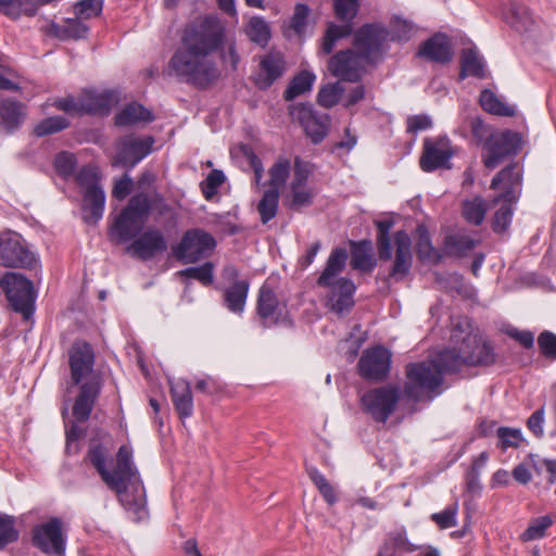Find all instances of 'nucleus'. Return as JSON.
<instances>
[{
  "label": "nucleus",
  "instance_id": "nucleus-1",
  "mask_svg": "<svg viewBox=\"0 0 556 556\" xmlns=\"http://www.w3.org/2000/svg\"><path fill=\"white\" fill-rule=\"evenodd\" d=\"M226 40L223 22L214 16L201 18L186 28L182 46L169 61L175 75L198 87H206L219 77L213 54Z\"/></svg>",
  "mask_w": 556,
  "mask_h": 556
},
{
  "label": "nucleus",
  "instance_id": "nucleus-2",
  "mask_svg": "<svg viewBox=\"0 0 556 556\" xmlns=\"http://www.w3.org/2000/svg\"><path fill=\"white\" fill-rule=\"evenodd\" d=\"M88 456L103 482L116 492L122 505L132 513L137 520L143 519L147 516L144 490L132 466L130 448L125 445L119 447L113 470H109L105 466L106 452L103 446L94 445L90 448Z\"/></svg>",
  "mask_w": 556,
  "mask_h": 556
},
{
  "label": "nucleus",
  "instance_id": "nucleus-3",
  "mask_svg": "<svg viewBox=\"0 0 556 556\" xmlns=\"http://www.w3.org/2000/svg\"><path fill=\"white\" fill-rule=\"evenodd\" d=\"M94 354L87 342H75L70 351L71 381L79 387L73 405L77 421H87L102 389V377L93 369Z\"/></svg>",
  "mask_w": 556,
  "mask_h": 556
},
{
  "label": "nucleus",
  "instance_id": "nucleus-4",
  "mask_svg": "<svg viewBox=\"0 0 556 556\" xmlns=\"http://www.w3.org/2000/svg\"><path fill=\"white\" fill-rule=\"evenodd\" d=\"M361 0H350V36L353 35V49H350V84L358 83L366 73L365 64L375 65L382 59L389 30L381 23H367L352 31V21L357 16Z\"/></svg>",
  "mask_w": 556,
  "mask_h": 556
},
{
  "label": "nucleus",
  "instance_id": "nucleus-5",
  "mask_svg": "<svg viewBox=\"0 0 556 556\" xmlns=\"http://www.w3.org/2000/svg\"><path fill=\"white\" fill-rule=\"evenodd\" d=\"M162 202L161 195L152 188L135 194L111 228V237L118 243L135 238L143 227L152 206Z\"/></svg>",
  "mask_w": 556,
  "mask_h": 556
},
{
  "label": "nucleus",
  "instance_id": "nucleus-6",
  "mask_svg": "<svg viewBox=\"0 0 556 556\" xmlns=\"http://www.w3.org/2000/svg\"><path fill=\"white\" fill-rule=\"evenodd\" d=\"M348 254L344 249H336L328 257L326 267L317 285L326 288V306L338 316L344 317L348 309V279L342 275Z\"/></svg>",
  "mask_w": 556,
  "mask_h": 556
},
{
  "label": "nucleus",
  "instance_id": "nucleus-7",
  "mask_svg": "<svg viewBox=\"0 0 556 556\" xmlns=\"http://www.w3.org/2000/svg\"><path fill=\"white\" fill-rule=\"evenodd\" d=\"M405 376L404 394L409 400L431 401L442 393L444 376L431 359L407 364Z\"/></svg>",
  "mask_w": 556,
  "mask_h": 556
},
{
  "label": "nucleus",
  "instance_id": "nucleus-8",
  "mask_svg": "<svg viewBox=\"0 0 556 556\" xmlns=\"http://www.w3.org/2000/svg\"><path fill=\"white\" fill-rule=\"evenodd\" d=\"M525 144L520 132L506 129L492 132L484 141L483 164L486 168H496L508 159L515 157Z\"/></svg>",
  "mask_w": 556,
  "mask_h": 556
},
{
  "label": "nucleus",
  "instance_id": "nucleus-9",
  "mask_svg": "<svg viewBox=\"0 0 556 556\" xmlns=\"http://www.w3.org/2000/svg\"><path fill=\"white\" fill-rule=\"evenodd\" d=\"M2 290L11 307L28 319L34 312L36 293L30 280L18 273L2 276Z\"/></svg>",
  "mask_w": 556,
  "mask_h": 556
},
{
  "label": "nucleus",
  "instance_id": "nucleus-10",
  "mask_svg": "<svg viewBox=\"0 0 556 556\" xmlns=\"http://www.w3.org/2000/svg\"><path fill=\"white\" fill-rule=\"evenodd\" d=\"M401 397L397 386L389 384L367 391L361 399L363 409L376 421L386 422L395 412Z\"/></svg>",
  "mask_w": 556,
  "mask_h": 556
},
{
  "label": "nucleus",
  "instance_id": "nucleus-11",
  "mask_svg": "<svg viewBox=\"0 0 556 556\" xmlns=\"http://www.w3.org/2000/svg\"><path fill=\"white\" fill-rule=\"evenodd\" d=\"M33 543L49 556H64L66 535L62 530V521L59 518H51L36 526L33 530Z\"/></svg>",
  "mask_w": 556,
  "mask_h": 556
},
{
  "label": "nucleus",
  "instance_id": "nucleus-12",
  "mask_svg": "<svg viewBox=\"0 0 556 556\" xmlns=\"http://www.w3.org/2000/svg\"><path fill=\"white\" fill-rule=\"evenodd\" d=\"M215 245V239L210 233L193 229L184 235L179 244L174 249V254L184 263H194L207 256Z\"/></svg>",
  "mask_w": 556,
  "mask_h": 556
},
{
  "label": "nucleus",
  "instance_id": "nucleus-13",
  "mask_svg": "<svg viewBox=\"0 0 556 556\" xmlns=\"http://www.w3.org/2000/svg\"><path fill=\"white\" fill-rule=\"evenodd\" d=\"M391 362V352L382 345H376L364 351L357 367L363 378L380 382L389 376Z\"/></svg>",
  "mask_w": 556,
  "mask_h": 556
},
{
  "label": "nucleus",
  "instance_id": "nucleus-14",
  "mask_svg": "<svg viewBox=\"0 0 556 556\" xmlns=\"http://www.w3.org/2000/svg\"><path fill=\"white\" fill-rule=\"evenodd\" d=\"M36 262L35 255L14 232L0 233V265L4 267H30Z\"/></svg>",
  "mask_w": 556,
  "mask_h": 556
},
{
  "label": "nucleus",
  "instance_id": "nucleus-15",
  "mask_svg": "<svg viewBox=\"0 0 556 556\" xmlns=\"http://www.w3.org/2000/svg\"><path fill=\"white\" fill-rule=\"evenodd\" d=\"M454 150L447 137L438 139L426 138L424 140V150L419 160L420 168L426 173H431L439 168H451V159Z\"/></svg>",
  "mask_w": 556,
  "mask_h": 556
},
{
  "label": "nucleus",
  "instance_id": "nucleus-16",
  "mask_svg": "<svg viewBox=\"0 0 556 556\" xmlns=\"http://www.w3.org/2000/svg\"><path fill=\"white\" fill-rule=\"evenodd\" d=\"M153 144L154 139L150 136H126L116 143L117 152L113 164L134 167L152 151Z\"/></svg>",
  "mask_w": 556,
  "mask_h": 556
},
{
  "label": "nucleus",
  "instance_id": "nucleus-17",
  "mask_svg": "<svg viewBox=\"0 0 556 556\" xmlns=\"http://www.w3.org/2000/svg\"><path fill=\"white\" fill-rule=\"evenodd\" d=\"M462 341L467 367H490L496 363L493 345L481 336L467 332L462 337Z\"/></svg>",
  "mask_w": 556,
  "mask_h": 556
},
{
  "label": "nucleus",
  "instance_id": "nucleus-18",
  "mask_svg": "<svg viewBox=\"0 0 556 556\" xmlns=\"http://www.w3.org/2000/svg\"><path fill=\"white\" fill-rule=\"evenodd\" d=\"M313 173V166L300 157L294 160L293 177L290 182V206L294 208L305 207L313 202V191L307 186V180Z\"/></svg>",
  "mask_w": 556,
  "mask_h": 556
},
{
  "label": "nucleus",
  "instance_id": "nucleus-19",
  "mask_svg": "<svg viewBox=\"0 0 556 556\" xmlns=\"http://www.w3.org/2000/svg\"><path fill=\"white\" fill-rule=\"evenodd\" d=\"M292 119L298 122L314 143L320 142L327 134V117L319 116L307 103H298L290 108Z\"/></svg>",
  "mask_w": 556,
  "mask_h": 556
},
{
  "label": "nucleus",
  "instance_id": "nucleus-20",
  "mask_svg": "<svg viewBox=\"0 0 556 556\" xmlns=\"http://www.w3.org/2000/svg\"><path fill=\"white\" fill-rule=\"evenodd\" d=\"M166 250L167 241L155 228L147 229L126 248L128 254L142 261L151 260Z\"/></svg>",
  "mask_w": 556,
  "mask_h": 556
},
{
  "label": "nucleus",
  "instance_id": "nucleus-21",
  "mask_svg": "<svg viewBox=\"0 0 556 556\" xmlns=\"http://www.w3.org/2000/svg\"><path fill=\"white\" fill-rule=\"evenodd\" d=\"M417 56L438 64H448L453 60V47L447 35L435 33L421 42L417 50Z\"/></svg>",
  "mask_w": 556,
  "mask_h": 556
},
{
  "label": "nucleus",
  "instance_id": "nucleus-22",
  "mask_svg": "<svg viewBox=\"0 0 556 556\" xmlns=\"http://www.w3.org/2000/svg\"><path fill=\"white\" fill-rule=\"evenodd\" d=\"M395 257L389 277L395 281L403 280L410 271L413 265L412 240L405 230L394 235Z\"/></svg>",
  "mask_w": 556,
  "mask_h": 556
},
{
  "label": "nucleus",
  "instance_id": "nucleus-23",
  "mask_svg": "<svg viewBox=\"0 0 556 556\" xmlns=\"http://www.w3.org/2000/svg\"><path fill=\"white\" fill-rule=\"evenodd\" d=\"M457 332L458 330L455 329L452 334V340L456 342L460 341L458 346L445 348L430 358L438 370L441 371L442 376H444V374L459 372L463 367H467L466 354L463 352V341Z\"/></svg>",
  "mask_w": 556,
  "mask_h": 556
},
{
  "label": "nucleus",
  "instance_id": "nucleus-24",
  "mask_svg": "<svg viewBox=\"0 0 556 556\" xmlns=\"http://www.w3.org/2000/svg\"><path fill=\"white\" fill-rule=\"evenodd\" d=\"M286 70L285 60L279 52H269L260 62V68L254 76V83L260 89L269 88L279 79Z\"/></svg>",
  "mask_w": 556,
  "mask_h": 556
},
{
  "label": "nucleus",
  "instance_id": "nucleus-25",
  "mask_svg": "<svg viewBox=\"0 0 556 556\" xmlns=\"http://www.w3.org/2000/svg\"><path fill=\"white\" fill-rule=\"evenodd\" d=\"M118 101L113 91H86L80 97L83 113H108Z\"/></svg>",
  "mask_w": 556,
  "mask_h": 556
},
{
  "label": "nucleus",
  "instance_id": "nucleus-26",
  "mask_svg": "<svg viewBox=\"0 0 556 556\" xmlns=\"http://www.w3.org/2000/svg\"><path fill=\"white\" fill-rule=\"evenodd\" d=\"M105 195L100 186H92L85 190L84 194V220L97 223L103 215Z\"/></svg>",
  "mask_w": 556,
  "mask_h": 556
},
{
  "label": "nucleus",
  "instance_id": "nucleus-27",
  "mask_svg": "<svg viewBox=\"0 0 556 556\" xmlns=\"http://www.w3.org/2000/svg\"><path fill=\"white\" fill-rule=\"evenodd\" d=\"M480 240L472 239L469 236L459 233H450L444 237L443 241V255L455 258H464L468 256Z\"/></svg>",
  "mask_w": 556,
  "mask_h": 556
},
{
  "label": "nucleus",
  "instance_id": "nucleus-28",
  "mask_svg": "<svg viewBox=\"0 0 556 556\" xmlns=\"http://www.w3.org/2000/svg\"><path fill=\"white\" fill-rule=\"evenodd\" d=\"M170 393L179 416L190 417L193 412V401L189 382L184 379L170 381Z\"/></svg>",
  "mask_w": 556,
  "mask_h": 556
},
{
  "label": "nucleus",
  "instance_id": "nucleus-29",
  "mask_svg": "<svg viewBox=\"0 0 556 556\" xmlns=\"http://www.w3.org/2000/svg\"><path fill=\"white\" fill-rule=\"evenodd\" d=\"M350 247L352 248L350 261L352 268L362 274H370L377 265L376 258L370 253V242L364 241L362 243H355L350 240Z\"/></svg>",
  "mask_w": 556,
  "mask_h": 556
},
{
  "label": "nucleus",
  "instance_id": "nucleus-30",
  "mask_svg": "<svg viewBox=\"0 0 556 556\" xmlns=\"http://www.w3.org/2000/svg\"><path fill=\"white\" fill-rule=\"evenodd\" d=\"M257 314L264 325H271L277 321L279 312V301L267 286L260 289L257 299Z\"/></svg>",
  "mask_w": 556,
  "mask_h": 556
},
{
  "label": "nucleus",
  "instance_id": "nucleus-31",
  "mask_svg": "<svg viewBox=\"0 0 556 556\" xmlns=\"http://www.w3.org/2000/svg\"><path fill=\"white\" fill-rule=\"evenodd\" d=\"M418 235L416 242V253L421 262L440 264L443 260V253L438 251L431 240V236L425 225H419L416 229Z\"/></svg>",
  "mask_w": 556,
  "mask_h": 556
},
{
  "label": "nucleus",
  "instance_id": "nucleus-32",
  "mask_svg": "<svg viewBox=\"0 0 556 556\" xmlns=\"http://www.w3.org/2000/svg\"><path fill=\"white\" fill-rule=\"evenodd\" d=\"M249 292V282L244 280L236 281L224 292L226 307L236 314L244 311L245 301Z\"/></svg>",
  "mask_w": 556,
  "mask_h": 556
},
{
  "label": "nucleus",
  "instance_id": "nucleus-33",
  "mask_svg": "<svg viewBox=\"0 0 556 556\" xmlns=\"http://www.w3.org/2000/svg\"><path fill=\"white\" fill-rule=\"evenodd\" d=\"M377 228V251L381 261H389L392 257V244L390 238V230L395 222L392 217L375 220Z\"/></svg>",
  "mask_w": 556,
  "mask_h": 556
},
{
  "label": "nucleus",
  "instance_id": "nucleus-34",
  "mask_svg": "<svg viewBox=\"0 0 556 556\" xmlns=\"http://www.w3.org/2000/svg\"><path fill=\"white\" fill-rule=\"evenodd\" d=\"M508 11L509 15L506 18L514 29L519 33H526L531 29L534 24V20L527 7L515 0H511L509 2Z\"/></svg>",
  "mask_w": 556,
  "mask_h": 556
},
{
  "label": "nucleus",
  "instance_id": "nucleus-35",
  "mask_svg": "<svg viewBox=\"0 0 556 556\" xmlns=\"http://www.w3.org/2000/svg\"><path fill=\"white\" fill-rule=\"evenodd\" d=\"M153 116L149 110L139 103H130L124 108L115 117L118 126H131L138 123L151 122Z\"/></svg>",
  "mask_w": 556,
  "mask_h": 556
},
{
  "label": "nucleus",
  "instance_id": "nucleus-36",
  "mask_svg": "<svg viewBox=\"0 0 556 556\" xmlns=\"http://www.w3.org/2000/svg\"><path fill=\"white\" fill-rule=\"evenodd\" d=\"M467 76L483 78L484 65L478 56L477 51L472 48L464 49L460 56V79Z\"/></svg>",
  "mask_w": 556,
  "mask_h": 556
},
{
  "label": "nucleus",
  "instance_id": "nucleus-37",
  "mask_svg": "<svg viewBox=\"0 0 556 556\" xmlns=\"http://www.w3.org/2000/svg\"><path fill=\"white\" fill-rule=\"evenodd\" d=\"M479 102L481 108L490 114L507 117L515 115V109L501 101L490 89L481 91Z\"/></svg>",
  "mask_w": 556,
  "mask_h": 556
},
{
  "label": "nucleus",
  "instance_id": "nucleus-38",
  "mask_svg": "<svg viewBox=\"0 0 556 556\" xmlns=\"http://www.w3.org/2000/svg\"><path fill=\"white\" fill-rule=\"evenodd\" d=\"M486 211L485 202L480 197H476L463 203V217L467 223L475 226H479L483 223Z\"/></svg>",
  "mask_w": 556,
  "mask_h": 556
},
{
  "label": "nucleus",
  "instance_id": "nucleus-39",
  "mask_svg": "<svg viewBox=\"0 0 556 556\" xmlns=\"http://www.w3.org/2000/svg\"><path fill=\"white\" fill-rule=\"evenodd\" d=\"M315 79L316 76L313 73L307 71L301 72L291 80L289 87L285 92V98L287 100H293L294 98L309 91L313 87Z\"/></svg>",
  "mask_w": 556,
  "mask_h": 556
},
{
  "label": "nucleus",
  "instance_id": "nucleus-40",
  "mask_svg": "<svg viewBox=\"0 0 556 556\" xmlns=\"http://www.w3.org/2000/svg\"><path fill=\"white\" fill-rule=\"evenodd\" d=\"M279 195L280 192L276 189H268L264 192L263 198L257 205V211L263 224L268 223L276 216L278 211Z\"/></svg>",
  "mask_w": 556,
  "mask_h": 556
},
{
  "label": "nucleus",
  "instance_id": "nucleus-41",
  "mask_svg": "<svg viewBox=\"0 0 556 556\" xmlns=\"http://www.w3.org/2000/svg\"><path fill=\"white\" fill-rule=\"evenodd\" d=\"M290 169L291 165L289 160L285 157L278 159L268 170V189H276L280 192V189L285 186L290 176Z\"/></svg>",
  "mask_w": 556,
  "mask_h": 556
},
{
  "label": "nucleus",
  "instance_id": "nucleus-42",
  "mask_svg": "<svg viewBox=\"0 0 556 556\" xmlns=\"http://www.w3.org/2000/svg\"><path fill=\"white\" fill-rule=\"evenodd\" d=\"M0 12L17 17L21 14L33 15L36 13V2L34 0H0Z\"/></svg>",
  "mask_w": 556,
  "mask_h": 556
},
{
  "label": "nucleus",
  "instance_id": "nucleus-43",
  "mask_svg": "<svg viewBox=\"0 0 556 556\" xmlns=\"http://www.w3.org/2000/svg\"><path fill=\"white\" fill-rule=\"evenodd\" d=\"M245 34L255 43L266 45L270 38V29L265 20L262 17H251L247 27Z\"/></svg>",
  "mask_w": 556,
  "mask_h": 556
},
{
  "label": "nucleus",
  "instance_id": "nucleus-44",
  "mask_svg": "<svg viewBox=\"0 0 556 556\" xmlns=\"http://www.w3.org/2000/svg\"><path fill=\"white\" fill-rule=\"evenodd\" d=\"M24 115V105L10 101L3 100L0 103V119L5 127H15Z\"/></svg>",
  "mask_w": 556,
  "mask_h": 556
},
{
  "label": "nucleus",
  "instance_id": "nucleus-45",
  "mask_svg": "<svg viewBox=\"0 0 556 556\" xmlns=\"http://www.w3.org/2000/svg\"><path fill=\"white\" fill-rule=\"evenodd\" d=\"M517 164L511 163L500 170L491 180L490 188L493 190L498 189L500 185L504 182L507 187L517 188L521 185L522 176L521 173L516 170Z\"/></svg>",
  "mask_w": 556,
  "mask_h": 556
},
{
  "label": "nucleus",
  "instance_id": "nucleus-46",
  "mask_svg": "<svg viewBox=\"0 0 556 556\" xmlns=\"http://www.w3.org/2000/svg\"><path fill=\"white\" fill-rule=\"evenodd\" d=\"M496 434L498 438L497 446L503 451L509 447L518 448L525 441L521 430L517 428L500 427L496 429Z\"/></svg>",
  "mask_w": 556,
  "mask_h": 556
},
{
  "label": "nucleus",
  "instance_id": "nucleus-47",
  "mask_svg": "<svg viewBox=\"0 0 556 556\" xmlns=\"http://www.w3.org/2000/svg\"><path fill=\"white\" fill-rule=\"evenodd\" d=\"M341 84L342 81L338 80L334 84L324 86L318 92V103L327 109L334 106L344 92V87Z\"/></svg>",
  "mask_w": 556,
  "mask_h": 556
},
{
  "label": "nucleus",
  "instance_id": "nucleus-48",
  "mask_svg": "<svg viewBox=\"0 0 556 556\" xmlns=\"http://www.w3.org/2000/svg\"><path fill=\"white\" fill-rule=\"evenodd\" d=\"M327 70L329 74L336 78H338L339 81H346L348 80V51L341 50L334 55H332L328 63H327Z\"/></svg>",
  "mask_w": 556,
  "mask_h": 556
},
{
  "label": "nucleus",
  "instance_id": "nucleus-49",
  "mask_svg": "<svg viewBox=\"0 0 556 556\" xmlns=\"http://www.w3.org/2000/svg\"><path fill=\"white\" fill-rule=\"evenodd\" d=\"M307 475L319 490L324 498L329 504H334L337 502V493L334 488L328 482L324 475H321L316 468H307Z\"/></svg>",
  "mask_w": 556,
  "mask_h": 556
},
{
  "label": "nucleus",
  "instance_id": "nucleus-50",
  "mask_svg": "<svg viewBox=\"0 0 556 556\" xmlns=\"http://www.w3.org/2000/svg\"><path fill=\"white\" fill-rule=\"evenodd\" d=\"M553 521L549 516H542L531 521L529 527L521 533L520 538L523 542L541 539L545 535L547 528Z\"/></svg>",
  "mask_w": 556,
  "mask_h": 556
},
{
  "label": "nucleus",
  "instance_id": "nucleus-51",
  "mask_svg": "<svg viewBox=\"0 0 556 556\" xmlns=\"http://www.w3.org/2000/svg\"><path fill=\"white\" fill-rule=\"evenodd\" d=\"M383 549H393L404 553H412L416 551V546L408 541L405 531H393L388 534V539L384 542Z\"/></svg>",
  "mask_w": 556,
  "mask_h": 556
},
{
  "label": "nucleus",
  "instance_id": "nucleus-52",
  "mask_svg": "<svg viewBox=\"0 0 556 556\" xmlns=\"http://www.w3.org/2000/svg\"><path fill=\"white\" fill-rule=\"evenodd\" d=\"M68 122L63 116H52L45 118L35 127V134L38 137L47 136L65 129Z\"/></svg>",
  "mask_w": 556,
  "mask_h": 556
},
{
  "label": "nucleus",
  "instance_id": "nucleus-53",
  "mask_svg": "<svg viewBox=\"0 0 556 556\" xmlns=\"http://www.w3.org/2000/svg\"><path fill=\"white\" fill-rule=\"evenodd\" d=\"M348 36V26H338L329 24L321 43V51L329 54L337 45L339 39Z\"/></svg>",
  "mask_w": 556,
  "mask_h": 556
},
{
  "label": "nucleus",
  "instance_id": "nucleus-54",
  "mask_svg": "<svg viewBox=\"0 0 556 556\" xmlns=\"http://www.w3.org/2000/svg\"><path fill=\"white\" fill-rule=\"evenodd\" d=\"M513 214V206L503 204L493 216L492 230L496 233H504L510 226Z\"/></svg>",
  "mask_w": 556,
  "mask_h": 556
},
{
  "label": "nucleus",
  "instance_id": "nucleus-55",
  "mask_svg": "<svg viewBox=\"0 0 556 556\" xmlns=\"http://www.w3.org/2000/svg\"><path fill=\"white\" fill-rule=\"evenodd\" d=\"M392 34L397 41H408L415 34L416 26L412 21L396 16L392 23Z\"/></svg>",
  "mask_w": 556,
  "mask_h": 556
},
{
  "label": "nucleus",
  "instance_id": "nucleus-56",
  "mask_svg": "<svg viewBox=\"0 0 556 556\" xmlns=\"http://www.w3.org/2000/svg\"><path fill=\"white\" fill-rule=\"evenodd\" d=\"M179 275L197 279L207 286L213 282V264L207 262L198 267H189L179 271Z\"/></svg>",
  "mask_w": 556,
  "mask_h": 556
},
{
  "label": "nucleus",
  "instance_id": "nucleus-57",
  "mask_svg": "<svg viewBox=\"0 0 556 556\" xmlns=\"http://www.w3.org/2000/svg\"><path fill=\"white\" fill-rule=\"evenodd\" d=\"M538 345L546 359H556V333L549 330L542 331L538 337Z\"/></svg>",
  "mask_w": 556,
  "mask_h": 556
},
{
  "label": "nucleus",
  "instance_id": "nucleus-58",
  "mask_svg": "<svg viewBox=\"0 0 556 556\" xmlns=\"http://www.w3.org/2000/svg\"><path fill=\"white\" fill-rule=\"evenodd\" d=\"M458 510L457 503L447 506L440 513L431 515V520L438 525L440 529H448L456 526V515Z\"/></svg>",
  "mask_w": 556,
  "mask_h": 556
},
{
  "label": "nucleus",
  "instance_id": "nucleus-59",
  "mask_svg": "<svg viewBox=\"0 0 556 556\" xmlns=\"http://www.w3.org/2000/svg\"><path fill=\"white\" fill-rule=\"evenodd\" d=\"M225 181V175L222 170L214 169L212 170L205 180L201 184L202 192L206 200L212 199L219 186Z\"/></svg>",
  "mask_w": 556,
  "mask_h": 556
},
{
  "label": "nucleus",
  "instance_id": "nucleus-60",
  "mask_svg": "<svg viewBox=\"0 0 556 556\" xmlns=\"http://www.w3.org/2000/svg\"><path fill=\"white\" fill-rule=\"evenodd\" d=\"M241 155L248 161L249 165L254 172V181L256 185L261 184L263 178V164L262 161L257 157V155L253 152L252 148L247 144H240L238 147Z\"/></svg>",
  "mask_w": 556,
  "mask_h": 556
},
{
  "label": "nucleus",
  "instance_id": "nucleus-61",
  "mask_svg": "<svg viewBox=\"0 0 556 556\" xmlns=\"http://www.w3.org/2000/svg\"><path fill=\"white\" fill-rule=\"evenodd\" d=\"M102 7V0H83L76 3L75 11L77 17L88 20L100 15Z\"/></svg>",
  "mask_w": 556,
  "mask_h": 556
},
{
  "label": "nucleus",
  "instance_id": "nucleus-62",
  "mask_svg": "<svg viewBox=\"0 0 556 556\" xmlns=\"http://www.w3.org/2000/svg\"><path fill=\"white\" fill-rule=\"evenodd\" d=\"M18 532L14 528V519L10 516H0V548L16 541Z\"/></svg>",
  "mask_w": 556,
  "mask_h": 556
},
{
  "label": "nucleus",
  "instance_id": "nucleus-63",
  "mask_svg": "<svg viewBox=\"0 0 556 556\" xmlns=\"http://www.w3.org/2000/svg\"><path fill=\"white\" fill-rule=\"evenodd\" d=\"M309 13L311 10L306 4L298 3L295 5L293 16L291 17L290 27L298 35H302L304 33Z\"/></svg>",
  "mask_w": 556,
  "mask_h": 556
},
{
  "label": "nucleus",
  "instance_id": "nucleus-64",
  "mask_svg": "<svg viewBox=\"0 0 556 556\" xmlns=\"http://www.w3.org/2000/svg\"><path fill=\"white\" fill-rule=\"evenodd\" d=\"M56 170L63 176H68L75 168V156L68 152L59 153L54 160Z\"/></svg>",
  "mask_w": 556,
  "mask_h": 556
}]
</instances>
